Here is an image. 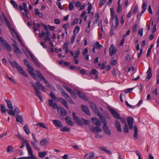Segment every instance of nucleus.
Instances as JSON below:
<instances>
[{"instance_id":"obj_1","label":"nucleus","mask_w":159,"mask_h":159,"mask_svg":"<svg viewBox=\"0 0 159 159\" xmlns=\"http://www.w3.org/2000/svg\"><path fill=\"white\" fill-rule=\"evenodd\" d=\"M103 125V129L104 131L107 135H110L111 134L110 130L109 129L107 126V122L104 117L100 119Z\"/></svg>"},{"instance_id":"obj_2","label":"nucleus","mask_w":159,"mask_h":159,"mask_svg":"<svg viewBox=\"0 0 159 159\" xmlns=\"http://www.w3.org/2000/svg\"><path fill=\"white\" fill-rule=\"evenodd\" d=\"M21 143L22 145L20 146V148H23L25 144L29 155L33 152L32 149L27 140H24V141L22 142Z\"/></svg>"},{"instance_id":"obj_3","label":"nucleus","mask_w":159,"mask_h":159,"mask_svg":"<svg viewBox=\"0 0 159 159\" xmlns=\"http://www.w3.org/2000/svg\"><path fill=\"white\" fill-rule=\"evenodd\" d=\"M90 107L93 111L94 113L97 114L99 116V119L102 118V117H104L102 114L100 113L96 105V104L93 102H91L90 103Z\"/></svg>"},{"instance_id":"obj_4","label":"nucleus","mask_w":159,"mask_h":159,"mask_svg":"<svg viewBox=\"0 0 159 159\" xmlns=\"http://www.w3.org/2000/svg\"><path fill=\"white\" fill-rule=\"evenodd\" d=\"M75 113L73 112L72 113V115L75 122L78 125L82 126H84L83 123L81 121L80 119L78 117L76 116Z\"/></svg>"},{"instance_id":"obj_5","label":"nucleus","mask_w":159,"mask_h":159,"mask_svg":"<svg viewBox=\"0 0 159 159\" xmlns=\"http://www.w3.org/2000/svg\"><path fill=\"white\" fill-rule=\"evenodd\" d=\"M7 111L9 114L11 116H15V114H18L20 112V110L18 107H16L14 110L7 109Z\"/></svg>"},{"instance_id":"obj_6","label":"nucleus","mask_w":159,"mask_h":159,"mask_svg":"<svg viewBox=\"0 0 159 159\" xmlns=\"http://www.w3.org/2000/svg\"><path fill=\"white\" fill-rule=\"evenodd\" d=\"M108 108L114 118L118 119L120 118V116L119 114L115 111L114 110L109 107H108Z\"/></svg>"},{"instance_id":"obj_7","label":"nucleus","mask_w":159,"mask_h":159,"mask_svg":"<svg viewBox=\"0 0 159 159\" xmlns=\"http://www.w3.org/2000/svg\"><path fill=\"white\" fill-rule=\"evenodd\" d=\"M127 121L129 129H132L133 127V123L134 122L133 118L132 117L129 116L127 119Z\"/></svg>"},{"instance_id":"obj_8","label":"nucleus","mask_w":159,"mask_h":159,"mask_svg":"<svg viewBox=\"0 0 159 159\" xmlns=\"http://www.w3.org/2000/svg\"><path fill=\"white\" fill-rule=\"evenodd\" d=\"M49 105L50 107H52L54 109H59V107H58L57 104L55 102H53L52 99H49L48 100Z\"/></svg>"},{"instance_id":"obj_9","label":"nucleus","mask_w":159,"mask_h":159,"mask_svg":"<svg viewBox=\"0 0 159 159\" xmlns=\"http://www.w3.org/2000/svg\"><path fill=\"white\" fill-rule=\"evenodd\" d=\"M52 121L53 124L56 127L60 128L62 127L63 124L61 121L55 120H52Z\"/></svg>"},{"instance_id":"obj_10","label":"nucleus","mask_w":159,"mask_h":159,"mask_svg":"<svg viewBox=\"0 0 159 159\" xmlns=\"http://www.w3.org/2000/svg\"><path fill=\"white\" fill-rule=\"evenodd\" d=\"M58 112L59 114L62 116H66L67 114V111L63 108L61 107H59L58 110Z\"/></svg>"},{"instance_id":"obj_11","label":"nucleus","mask_w":159,"mask_h":159,"mask_svg":"<svg viewBox=\"0 0 159 159\" xmlns=\"http://www.w3.org/2000/svg\"><path fill=\"white\" fill-rule=\"evenodd\" d=\"M18 71L24 76L25 77H27L28 75L27 74L25 71L19 65L16 68Z\"/></svg>"},{"instance_id":"obj_12","label":"nucleus","mask_w":159,"mask_h":159,"mask_svg":"<svg viewBox=\"0 0 159 159\" xmlns=\"http://www.w3.org/2000/svg\"><path fill=\"white\" fill-rule=\"evenodd\" d=\"M12 45L14 51L17 55H18V53H20V51L18 47V45L17 43L15 42L12 44Z\"/></svg>"},{"instance_id":"obj_13","label":"nucleus","mask_w":159,"mask_h":159,"mask_svg":"<svg viewBox=\"0 0 159 159\" xmlns=\"http://www.w3.org/2000/svg\"><path fill=\"white\" fill-rule=\"evenodd\" d=\"M147 73V75L146 77L145 80L146 81H148L151 79L152 75L151 68L150 67H149Z\"/></svg>"},{"instance_id":"obj_14","label":"nucleus","mask_w":159,"mask_h":159,"mask_svg":"<svg viewBox=\"0 0 159 159\" xmlns=\"http://www.w3.org/2000/svg\"><path fill=\"white\" fill-rule=\"evenodd\" d=\"M65 120L68 125L72 126L74 125V122L71 121V119L69 116H66L65 118Z\"/></svg>"},{"instance_id":"obj_15","label":"nucleus","mask_w":159,"mask_h":159,"mask_svg":"<svg viewBox=\"0 0 159 159\" xmlns=\"http://www.w3.org/2000/svg\"><path fill=\"white\" fill-rule=\"evenodd\" d=\"M75 90L76 93L80 98L84 100H85L86 98L84 93L82 92L77 89H75Z\"/></svg>"},{"instance_id":"obj_16","label":"nucleus","mask_w":159,"mask_h":159,"mask_svg":"<svg viewBox=\"0 0 159 159\" xmlns=\"http://www.w3.org/2000/svg\"><path fill=\"white\" fill-rule=\"evenodd\" d=\"M90 130L94 133H100L102 131V129L99 127H92L90 129Z\"/></svg>"},{"instance_id":"obj_17","label":"nucleus","mask_w":159,"mask_h":159,"mask_svg":"<svg viewBox=\"0 0 159 159\" xmlns=\"http://www.w3.org/2000/svg\"><path fill=\"white\" fill-rule=\"evenodd\" d=\"M81 110L82 111L85 112V113L88 115H90V112L88 109V107H85L84 105H81Z\"/></svg>"},{"instance_id":"obj_18","label":"nucleus","mask_w":159,"mask_h":159,"mask_svg":"<svg viewBox=\"0 0 159 159\" xmlns=\"http://www.w3.org/2000/svg\"><path fill=\"white\" fill-rule=\"evenodd\" d=\"M109 52L110 55L111 56H112L116 52V50L115 48L114 47L113 44L111 45L110 47Z\"/></svg>"},{"instance_id":"obj_19","label":"nucleus","mask_w":159,"mask_h":159,"mask_svg":"<svg viewBox=\"0 0 159 159\" xmlns=\"http://www.w3.org/2000/svg\"><path fill=\"white\" fill-rule=\"evenodd\" d=\"M39 143L41 146H44L48 144L49 142L47 139L43 138L40 141Z\"/></svg>"},{"instance_id":"obj_20","label":"nucleus","mask_w":159,"mask_h":159,"mask_svg":"<svg viewBox=\"0 0 159 159\" xmlns=\"http://www.w3.org/2000/svg\"><path fill=\"white\" fill-rule=\"evenodd\" d=\"M91 120L94 125L98 126L101 125V124L100 122L98 119L96 117L92 118Z\"/></svg>"},{"instance_id":"obj_21","label":"nucleus","mask_w":159,"mask_h":159,"mask_svg":"<svg viewBox=\"0 0 159 159\" xmlns=\"http://www.w3.org/2000/svg\"><path fill=\"white\" fill-rule=\"evenodd\" d=\"M4 100L6 102L7 107L9 109V110L13 109V107L11 101L7 99H5Z\"/></svg>"},{"instance_id":"obj_22","label":"nucleus","mask_w":159,"mask_h":159,"mask_svg":"<svg viewBox=\"0 0 159 159\" xmlns=\"http://www.w3.org/2000/svg\"><path fill=\"white\" fill-rule=\"evenodd\" d=\"M59 101L60 102L63 104L67 109H69V107L68 105V103L63 98H59Z\"/></svg>"},{"instance_id":"obj_23","label":"nucleus","mask_w":159,"mask_h":159,"mask_svg":"<svg viewBox=\"0 0 159 159\" xmlns=\"http://www.w3.org/2000/svg\"><path fill=\"white\" fill-rule=\"evenodd\" d=\"M16 121L17 122H19L21 124H23L24 120L22 116L21 115L17 114L16 115Z\"/></svg>"},{"instance_id":"obj_24","label":"nucleus","mask_w":159,"mask_h":159,"mask_svg":"<svg viewBox=\"0 0 159 159\" xmlns=\"http://www.w3.org/2000/svg\"><path fill=\"white\" fill-rule=\"evenodd\" d=\"M114 20V22L115 24V25L113 26V25H112V27L114 30H116L118 27V24H119V20L117 16H116V18L115 19L113 20Z\"/></svg>"},{"instance_id":"obj_25","label":"nucleus","mask_w":159,"mask_h":159,"mask_svg":"<svg viewBox=\"0 0 159 159\" xmlns=\"http://www.w3.org/2000/svg\"><path fill=\"white\" fill-rule=\"evenodd\" d=\"M35 72L39 78L42 79V80L45 83H46L47 84L48 83V81L45 79L43 77V76L42 75L39 71L38 70H36Z\"/></svg>"},{"instance_id":"obj_26","label":"nucleus","mask_w":159,"mask_h":159,"mask_svg":"<svg viewBox=\"0 0 159 159\" xmlns=\"http://www.w3.org/2000/svg\"><path fill=\"white\" fill-rule=\"evenodd\" d=\"M99 149L102 151H104L106 153L111 154H112L111 152L109 150L107 149L106 148L105 146H101L99 148Z\"/></svg>"},{"instance_id":"obj_27","label":"nucleus","mask_w":159,"mask_h":159,"mask_svg":"<svg viewBox=\"0 0 159 159\" xmlns=\"http://www.w3.org/2000/svg\"><path fill=\"white\" fill-rule=\"evenodd\" d=\"M115 126L118 132H121L122 131L121 126L119 122L117 120L115 123Z\"/></svg>"},{"instance_id":"obj_28","label":"nucleus","mask_w":159,"mask_h":159,"mask_svg":"<svg viewBox=\"0 0 159 159\" xmlns=\"http://www.w3.org/2000/svg\"><path fill=\"white\" fill-rule=\"evenodd\" d=\"M23 61L25 65L29 69V70H34V68L30 66V62L26 59H25Z\"/></svg>"},{"instance_id":"obj_29","label":"nucleus","mask_w":159,"mask_h":159,"mask_svg":"<svg viewBox=\"0 0 159 159\" xmlns=\"http://www.w3.org/2000/svg\"><path fill=\"white\" fill-rule=\"evenodd\" d=\"M138 128L135 125L134 127V134L133 135L134 138L136 139L137 138L138 135Z\"/></svg>"},{"instance_id":"obj_30","label":"nucleus","mask_w":159,"mask_h":159,"mask_svg":"<svg viewBox=\"0 0 159 159\" xmlns=\"http://www.w3.org/2000/svg\"><path fill=\"white\" fill-rule=\"evenodd\" d=\"M23 129L26 134H29L30 133V130L28 128V125H25L23 128Z\"/></svg>"},{"instance_id":"obj_31","label":"nucleus","mask_w":159,"mask_h":159,"mask_svg":"<svg viewBox=\"0 0 159 159\" xmlns=\"http://www.w3.org/2000/svg\"><path fill=\"white\" fill-rule=\"evenodd\" d=\"M31 143L32 145V146L34 148V149L35 150H36L38 151H40V148L38 146L37 144V143H35L34 142H32V141L31 142Z\"/></svg>"},{"instance_id":"obj_32","label":"nucleus","mask_w":159,"mask_h":159,"mask_svg":"<svg viewBox=\"0 0 159 159\" xmlns=\"http://www.w3.org/2000/svg\"><path fill=\"white\" fill-rule=\"evenodd\" d=\"M60 130L62 132H68L70 131V128L66 126L62 127L60 128Z\"/></svg>"},{"instance_id":"obj_33","label":"nucleus","mask_w":159,"mask_h":159,"mask_svg":"<svg viewBox=\"0 0 159 159\" xmlns=\"http://www.w3.org/2000/svg\"><path fill=\"white\" fill-rule=\"evenodd\" d=\"M8 23H7V25L8 26L10 30H11L12 35L14 36V34L16 33V31L15 29L13 27H11L10 23L9 22H8Z\"/></svg>"},{"instance_id":"obj_34","label":"nucleus","mask_w":159,"mask_h":159,"mask_svg":"<svg viewBox=\"0 0 159 159\" xmlns=\"http://www.w3.org/2000/svg\"><path fill=\"white\" fill-rule=\"evenodd\" d=\"M0 111L2 114L6 113L7 112L6 108L2 105L0 104Z\"/></svg>"},{"instance_id":"obj_35","label":"nucleus","mask_w":159,"mask_h":159,"mask_svg":"<svg viewBox=\"0 0 159 159\" xmlns=\"http://www.w3.org/2000/svg\"><path fill=\"white\" fill-rule=\"evenodd\" d=\"M47 153V152L44 151L43 152H41L39 153V157L43 158L44 157L46 156Z\"/></svg>"},{"instance_id":"obj_36","label":"nucleus","mask_w":159,"mask_h":159,"mask_svg":"<svg viewBox=\"0 0 159 159\" xmlns=\"http://www.w3.org/2000/svg\"><path fill=\"white\" fill-rule=\"evenodd\" d=\"M80 29V27L79 26H76L73 31V34L76 35L79 32Z\"/></svg>"},{"instance_id":"obj_37","label":"nucleus","mask_w":159,"mask_h":159,"mask_svg":"<svg viewBox=\"0 0 159 159\" xmlns=\"http://www.w3.org/2000/svg\"><path fill=\"white\" fill-rule=\"evenodd\" d=\"M96 49H99L101 48L102 46L98 42H96V43L94 44L93 46Z\"/></svg>"},{"instance_id":"obj_38","label":"nucleus","mask_w":159,"mask_h":159,"mask_svg":"<svg viewBox=\"0 0 159 159\" xmlns=\"http://www.w3.org/2000/svg\"><path fill=\"white\" fill-rule=\"evenodd\" d=\"M10 2L15 9H18V6L16 2H15L13 0H11Z\"/></svg>"},{"instance_id":"obj_39","label":"nucleus","mask_w":159,"mask_h":159,"mask_svg":"<svg viewBox=\"0 0 159 159\" xmlns=\"http://www.w3.org/2000/svg\"><path fill=\"white\" fill-rule=\"evenodd\" d=\"M27 70H28L29 73L30 75H31L32 76H33L34 79H36V80H37L36 79V74L35 73L33 72V71H34V70H28V69H27Z\"/></svg>"},{"instance_id":"obj_40","label":"nucleus","mask_w":159,"mask_h":159,"mask_svg":"<svg viewBox=\"0 0 159 159\" xmlns=\"http://www.w3.org/2000/svg\"><path fill=\"white\" fill-rule=\"evenodd\" d=\"M13 147L11 146H8L7 148V152H12L13 151Z\"/></svg>"},{"instance_id":"obj_41","label":"nucleus","mask_w":159,"mask_h":159,"mask_svg":"<svg viewBox=\"0 0 159 159\" xmlns=\"http://www.w3.org/2000/svg\"><path fill=\"white\" fill-rule=\"evenodd\" d=\"M10 62L11 66L17 68V66L19 65L17 62L15 61H10Z\"/></svg>"},{"instance_id":"obj_42","label":"nucleus","mask_w":159,"mask_h":159,"mask_svg":"<svg viewBox=\"0 0 159 159\" xmlns=\"http://www.w3.org/2000/svg\"><path fill=\"white\" fill-rule=\"evenodd\" d=\"M15 136L16 137H17L20 140L24 141V140H26L24 139L21 134H15Z\"/></svg>"},{"instance_id":"obj_43","label":"nucleus","mask_w":159,"mask_h":159,"mask_svg":"<svg viewBox=\"0 0 159 159\" xmlns=\"http://www.w3.org/2000/svg\"><path fill=\"white\" fill-rule=\"evenodd\" d=\"M75 3V1H72L69 4L68 8L70 11L72 10L74 8L73 4Z\"/></svg>"},{"instance_id":"obj_44","label":"nucleus","mask_w":159,"mask_h":159,"mask_svg":"<svg viewBox=\"0 0 159 159\" xmlns=\"http://www.w3.org/2000/svg\"><path fill=\"white\" fill-rule=\"evenodd\" d=\"M81 119L82 120L85 125H88L90 124V121L89 120H85L82 117H81Z\"/></svg>"},{"instance_id":"obj_45","label":"nucleus","mask_w":159,"mask_h":159,"mask_svg":"<svg viewBox=\"0 0 159 159\" xmlns=\"http://www.w3.org/2000/svg\"><path fill=\"white\" fill-rule=\"evenodd\" d=\"M50 96L52 97V98L55 101H58V99L57 97L55 96V95L52 92L50 93Z\"/></svg>"},{"instance_id":"obj_46","label":"nucleus","mask_w":159,"mask_h":159,"mask_svg":"<svg viewBox=\"0 0 159 159\" xmlns=\"http://www.w3.org/2000/svg\"><path fill=\"white\" fill-rule=\"evenodd\" d=\"M69 27V24L68 23H67L63 25V28L65 29L66 34H67V30Z\"/></svg>"},{"instance_id":"obj_47","label":"nucleus","mask_w":159,"mask_h":159,"mask_svg":"<svg viewBox=\"0 0 159 159\" xmlns=\"http://www.w3.org/2000/svg\"><path fill=\"white\" fill-rule=\"evenodd\" d=\"M38 125L43 128L46 129H48L47 127L45 125V124L43 122H38Z\"/></svg>"},{"instance_id":"obj_48","label":"nucleus","mask_w":159,"mask_h":159,"mask_svg":"<svg viewBox=\"0 0 159 159\" xmlns=\"http://www.w3.org/2000/svg\"><path fill=\"white\" fill-rule=\"evenodd\" d=\"M88 4L89 6L88 8V13L89 14L90 13V11L92 10V5L91 4L90 2H89Z\"/></svg>"},{"instance_id":"obj_49","label":"nucleus","mask_w":159,"mask_h":159,"mask_svg":"<svg viewBox=\"0 0 159 159\" xmlns=\"http://www.w3.org/2000/svg\"><path fill=\"white\" fill-rule=\"evenodd\" d=\"M98 71L97 70L95 69H93L92 70L91 72H90L89 73V75H96Z\"/></svg>"},{"instance_id":"obj_50","label":"nucleus","mask_w":159,"mask_h":159,"mask_svg":"<svg viewBox=\"0 0 159 159\" xmlns=\"http://www.w3.org/2000/svg\"><path fill=\"white\" fill-rule=\"evenodd\" d=\"M124 131L125 133H127L129 132V129L128 125H127V124H125V125L124 128Z\"/></svg>"},{"instance_id":"obj_51","label":"nucleus","mask_w":159,"mask_h":159,"mask_svg":"<svg viewBox=\"0 0 159 159\" xmlns=\"http://www.w3.org/2000/svg\"><path fill=\"white\" fill-rule=\"evenodd\" d=\"M63 87L67 91L70 93H71L72 91H73L70 89L66 85H64L63 86Z\"/></svg>"},{"instance_id":"obj_52","label":"nucleus","mask_w":159,"mask_h":159,"mask_svg":"<svg viewBox=\"0 0 159 159\" xmlns=\"http://www.w3.org/2000/svg\"><path fill=\"white\" fill-rule=\"evenodd\" d=\"M63 96L64 97L65 99L67 101H69V100H70V99L71 98L66 93L64 94V95Z\"/></svg>"},{"instance_id":"obj_53","label":"nucleus","mask_w":159,"mask_h":159,"mask_svg":"<svg viewBox=\"0 0 159 159\" xmlns=\"http://www.w3.org/2000/svg\"><path fill=\"white\" fill-rule=\"evenodd\" d=\"M135 153L138 157V159H142L141 157V153H140L139 151L137 150L135 151Z\"/></svg>"},{"instance_id":"obj_54","label":"nucleus","mask_w":159,"mask_h":159,"mask_svg":"<svg viewBox=\"0 0 159 159\" xmlns=\"http://www.w3.org/2000/svg\"><path fill=\"white\" fill-rule=\"evenodd\" d=\"M94 157V154L92 153H89V156L87 157L86 159H93Z\"/></svg>"},{"instance_id":"obj_55","label":"nucleus","mask_w":159,"mask_h":159,"mask_svg":"<svg viewBox=\"0 0 159 159\" xmlns=\"http://www.w3.org/2000/svg\"><path fill=\"white\" fill-rule=\"evenodd\" d=\"M106 2V0H101L99 3V5L102 6H103Z\"/></svg>"},{"instance_id":"obj_56","label":"nucleus","mask_w":159,"mask_h":159,"mask_svg":"<svg viewBox=\"0 0 159 159\" xmlns=\"http://www.w3.org/2000/svg\"><path fill=\"white\" fill-rule=\"evenodd\" d=\"M14 34H15V35L16 36L17 40H18L19 43H20V42H21V40L17 33L16 32Z\"/></svg>"},{"instance_id":"obj_57","label":"nucleus","mask_w":159,"mask_h":159,"mask_svg":"<svg viewBox=\"0 0 159 159\" xmlns=\"http://www.w3.org/2000/svg\"><path fill=\"white\" fill-rule=\"evenodd\" d=\"M14 34H15V35L16 36L17 40H18L19 43H20V42H21V40L17 33L16 32Z\"/></svg>"},{"instance_id":"obj_58","label":"nucleus","mask_w":159,"mask_h":159,"mask_svg":"<svg viewBox=\"0 0 159 159\" xmlns=\"http://www.w3.org/2000/svg\"><path fill=\"white\" fill-rule=\"evenodd\" d=\"M2 16H3V18H4V20L6 22L7 24V23L8 24V22H9L8 21L7 19L5 16L4 14L3 13H2Z\"/></svg>"},{"instance_id":"obj_59","label":"nucleus","mask_w":159,"mask_h":159,"mask_svg":"<svg viewBox=\"0 0 159 159\" xmlns=\"http://www.w3.org/2000/svg\"><path fill=\"white\" fill-rule=\"evenodd\" d=\"M35 92L36 95L37 97H38L39 96H41L40 94H41V92L40 91L39 89L37 90H36Z\"/></svg>"},{"instance_id":"obj_60","label":"nucleus","mask_w":159,"mask_h":159,"mask_svg":"<svg viewBox=\"0 0 159 159\" xmlns=\"http://www.w3.org/2000/svg\"><path fill=\"white\" fill-rule=\"evenodd\" d=\"M57 5L58 6V8L60 10H62L63 9L61 5V3L59 2H57L56 3Z\"/></svg>"},{"instance_id":"obj_61","label":"nucleus","mask_w":159,"mask_h":159,"mask_svg":"<svg viewBox=\"0 0 159 159\" xmlns=\"http://www.w3.org/2000/svg\"><path fill=\"white\" fill-rule=\"evenodd\" d=\"M31 156H29V157H23L18 158L17 159H30Z\"/></svg>"},{"instance_id":"obj_62","label":"nucleus","mask_w":159,"mask_h":159,"mask_svg":"<svg viewBox=\"0 0 159 159\" xmlns=\"http://www.w3.org/2000/svg\"><path fill=\"white\" fill-rule=\"evenodd\" d=\"M75 37V35L73 34L71 36V42L72 43H73L74 41Z\"/></svg>"},{"instance_id":"obj_63","label":"nucleus","mask_w":159,"mask_h":159,"mask_svg":"<svg viewBox=\"0 0 159 159\" xmlns=\"http://www.w3.org/2000/svg\"><path fill=\"white\" fill-rule=\"evenodd\" d=\"M54 21V23L56 25H58L60 23V20L57 19H55Z\"/></svg>"},{"instance_id":"obj_64","label":"nucleus","mask_w":159,"mask_h":159,"mask_svg":"<svg viewBox=\"0 0 159 159\" xmlns=\"http://www.w3.org/2000/svg\"><path fill=\"white\" fill-rule=\"evenodd\" d=\"M147 4L145 3H143V4L142 8L143 10H146L147 9Z\"/></svg>"}]
</instances>
